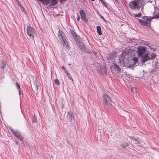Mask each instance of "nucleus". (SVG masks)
Wrapping results in <instances>:
<instances>
[{"label":"nucleus","instance_id":"nucleus-28","mask_svg":"<svg viewBox=\"0 0 159 159\" xmlns=\"http://www.w3.org/2000/svg\"><path fill=\"white\" fill-rule=\"evenodd\" d=\"M50 0H43V2L47 5H48L49 3Z\"/></svg>","mask_w":159,"mask_h":159},{"label":"nucleus","instance_id":"nucleus-8","mask_svg":"<svg viewBox=\"0 0 159 159\" xmlns=\"http://www.w3.org/2000/svg\"><path fill=\"white\" fill-rule=\"evenodd\" d=\"M137 50L138 51V55L139 57H141L143 54L146 53L145 48L142 46L138 48Z\"/></svg>","mask_w":159,"mask_h":159},{"label":"nucleus","instance_id":"nucleus-6","mask_svg":"<svg viewBox=\"0 0 159 159\" xmlns=\"http://www.w3.org/2000/svg\"><path fill=\"white\" fill-rule=\"evenodd\" d=\"M27 32L30 37L34 38L35 34V31L30 25H28L27 27Z\"/></svg>","mask_w":159,"mask_h":159},{"label":"nucleus","instance_id":"nucleus-36","mask_svg":"<svg viewBox=\"0 0 159 159\" xmlns=\"http://www.w3.org/2000/svg\"><path fill=\"white\" fill-rule=\"evenodd\" d=\"M20 8L21 10V11H23L24 10V7H23L21 6V5H20Z\"/></svg>","mask_w":159,"mask_h":159},{"label":"nucleus","instance_id":"nucleus-9","mask_svg":"<svg viewBox=\"0 0 159 159\" xmlns=\"http://www.w3.org/2000/svg\"><path fill=\"white\" fill-rule=\"evenodd\" d=\"M70 33L72 35L75 41H77L80 40V37L78 35H77L76 33L73 30H70Z\"/></svg>","mask_w":159,"mask_h":159},{"label":"nucleus","instance_id":"nucleus-38","mask_svg":"<svg viewBox=\"0 0 159 159\" xmlns=\"http://www.w3.org/2000/svg\"><path fill=\"white\" fill-rule=\"evenodd\" d=\"M103 72L106 74L107 72V70L105 68L103 69Z\"/></svg>","mask_w":159,"mask_h":159},{"label":"nucleus","instance_id":"nucleus-16","mask_svg":"<svg viewBox=\"0 0 159 159\" xmlns=\"http://www.w3.org/2000/svg\"><path fill=\"white\" fill-rule=\"evenodd\" d=\"M15 135L16 137L20 140L22 141L23 140V138L21 135L20 133L18 131H17L16 132H15Z\"/></svg>","mask_w":159,"mask_h":159},{"label":"nucleus","instance_id":"nucleus-32","mask_svg":"<svg viewBox=\"0 0 159 159\" xmlns=\"http://www.w3.org/2000/svg\"><path fill=\"white\" fill-rule=\"evenodd\" d=\"M34 91H37L38 89V86L37 85H35L34 87Z\"/></svg>","mask_w":159,"mask_h":159},{"label":"nucleus","instance_id":"nucleus-14","mask_svg":"<svg viewBox=\"0 0 159 159\" xmlns=\"http://www.w3.org/2000/svg\"><path fill=\"white\" fill-rule=\"evenodd\" d=\"M141 25L143 26H146L148 25V24L149 25H150V23L146 22V21L142 20L141 19H138Z\"/></svg>","mask_w":159,"mask_h":159},{"label":"nucleus","instance_id":"nucleus-22","mask_svg":"<svg viewBox=\"0 0 159 159\" xmlns=\"http://www.w3.org/2000/svg\"><path fill=\"white\" fill-rule=\"evenodd\" d=\"M65 73L66 74L67 76L71 80L73 81V79L71 77L69 73H68V71H66Z\"/></svg>","mask_w":159,"mask_h":159},{"label":"nucleus","instance_id":"nucleus-11","mask_svg":"<svg viewBox=\"0 0 159 159\" xmlns=\"http://www.w3.org/2000/svg\"><path fill=\"white\" fill-rule=\"evenodd\" d=\"M80 14L82 20H84L85 22H87L88 20L86 18V14L84 11L83 10H81L80 11Z\"/></svg>","mask_w":159,"mask_h":159},{"label":"nucleus","instance_id":"nucleus-46","mask_svg":"<svg viewBox=\"0 0 159 159\" xmlns=\"http://www.w3.org/2000/svg\"><path fill=\"white\" fill-rule=\"evenodd\" d=\"M91 0L92 1H95V0Z\"/></svg>","mask_w":159,"mask_h":159},{"label":"nucleus","instance_id":"nucleus-15","mask_svg":"<svg viewBox=\"0 0 159 159\" xmlns=\"http://www.w3.org/2000/svg\"><path fill=\"white\" fill-rule=\"evenodd\" d=\"M113 69L116 71L117 73H119L121 69L119 66L116 63H113Z\"/></svg>","mask_w":159,"mask_h":159},{"label":"nucleus","instance_id":"nucleus-42","mask_svg":"<svg viewBox=\"0 0 159 159\" xmlns=\"http://www.w3.org/2000/svg\"><path fill=\"white\" fill-rule=\"evenodd\" d=\"M19 94L20 95H21V92L20 91V90H19Z\"/></svg>","mask_w":159,"mask_h":159},{"label":"nucleus","instance_id":"nucleus-39","mask_svg":"<svg viewBox=\"0 0 159 159\" xmlns=\"http://www.w3.org/2000/svg\"><path fill=\"white\" fill-rule=\"evenodd\" d=\"M61 68L62 69L64 70L65 73H66V71H67L66 69L65 68V67L64 66H62Z\"/></svg>","mask_w":159,"mask_h":159},{"label":"nucleus","instance_id":"nucleus-43","mask_svg":"<svg viewBox=\"0 0 159 159\" xmlns=\"http://www.w3.org/2000/svg\"><path fill=\"white\" fill-rule=\"evenodd\" d=\"M20 2L19 1V2L18 3V5L20 6Z\"/></svg>","mask_w":159,"mask_h":159},{"label":"nucleus","instance_id":"nucleus-20","mask_svg":"<svg viewBox=\"0 0 159 159\" xmlns=\"http://www.w3.org/2000/svg\"><path fill=\"white\" fill-rule=\"evenodd\" d=\"M96 29L98 34L100 35H101L102 33L100 27L99 26H97Z\"/></svg>","mask_w":159,"mask_h":159},{"label":"nucleus","instance_id":"nucleus-2","mask_svg":"<svg viewBox=\"0 0 159 159\" xmlns=\"http://www.w3.org/2000/svg\"><path fill=\"white\" fill-rule=\"evenodd\" d=\"M134 54V50L129 49L125 50L123 53V55L124 56V57L119 59V63L120 65L121 63H123V62L124 63L125 61L126 62V60H125V59H127V61L129 60V58L133 57Z\"/></svg>","mask_w":159,"mask_h":159},{"label":"nucleus","instance_id":"nucleus-37","mask_svg":"<svg viewBox=\"0 0 159 159\" xmlns=\"http://www.w3.org/2000/svg\"><path fill=\"white\" fill-rule=\"evenodd\" d=\"M11 130L13 133L14 134H15V132H16L17 131H15L12 129H10Z\"/></svg>","mask_w":159,"mask_h":159},{"label":"nucleus","instance_id":"nucleus-25","mask_svg":"<svg viewBox=\"0 0 159 159\" xmlns=\"http://www.w3.org/2000/svg\"><path fill=\"white\" fill-rule=\"evenodd\" d=\"M150 60L153 59L156 56V54L153 53L152 52L151 54L150 53Z\"/></svg>","mask_w":159,"mask_h":159},{"label":"nucleus","instance_id":"nucleus-33","mask_svg":"<svg viewBox=\"0 0 159 159\" xmlns=\"http://www.w3.org/2000/svg\"><path fill=\"white\" fill-rule=\"evenodd\" d=\"M149 48H150V49H151V50H152V51H155V48H154L152 47V46H149Z\"/></svg>","mask_w":159,"mask_h":159},{"label":"nucleus","instance_id":"nucleus-17","mask_svg":"<svg viewBox=\"0 0 159 159\" xmlns=\"http://www.w3.org/2000/svg\"><path fill=\"white\" fill-rule=\"evenodd\" d=\"M153 14L154 15L152 16L149 17V18L151 20L155 18L159 19V14L158 12H154V13H153Z\"/></svg>","mask_w":159,"mask_h":159},{"label":"nucleus","instance_id":"nucleus-26","mask_svg":"<svg viewBox=\"0 0 159 159\" xmlns=\"http://www.w3.org/2000/svg\"><path fill=\"white\" fill-rule=\"evenodd\" d=\"M54 82L55 84L58 85H60V83L59 80L57 79H55L54 80Z\"/></svg>","mask_w":159,"mask_h":159},{"label":"nucleus","instance_id":"nucleus-47","mask_svg":"<svg viewBox=\"0 0 159 159\" xmlns=\"http://www.w3.org/2000/svg\"><path fill=\"white\" fill-rule=\"evenodd\" d=\"M125 112L126 113H127V112Z\"/></svg>","mask_w":159,"mask_h":159},{"label":"nucleus","instance_id":"nucleus-24","mask_svg":"<svg viewBox=\"0 0 159 159\" xmlns=\"http://www.w3.org/2000/svg\"><path fill=\"white\" fill-rule=\"evenodd\" d=\"M129 145L127 143H125L121 145V146L124 149L125 148Z\"/></svg>","mask_w":159,"mask_h":159},{"label":"nucleus","instance_id":"nucleus-10","mask_svg":"<svg viewBox=\"0 0 159 159\" xmlns=\"http://www.w3.org/2000/svg\"><path fill=\"white\" fill-rule=\"evenodd\" d=\"M67 117L68 120L70 122L72 121L74 119L73 114L71 111L67 112Z\"/></svg>","mask_w":159,"mask_h":159},{"label":"nucleus","instance_id":"nucleus-34","mask_svg":"<svg viewBox=\"0 0 159 159\" xmlns=\"http://www.w3.org/2000/svg\"><path fill=\"white\" fill-rule=\"evenodd\" d=\"M35 116H34V119H33L32 121L34 122H36L37 121V119L35 118Z\"/></svg>","mask_w":159,"mask_h":159},{"label":"nucleus","instance_id":"nucleus-44","mask_svg":"<svg viewBox=\"0 0 159 159\" xmlns=\"http://www.w3.org/2000/svg\"><path fill=\"white\" fill-rule=\"evenodd\" d=\"M16 1H17V3H18V2H19V0H16Z\"/></svg>","mask_w":159,"mask_h":159},{"label":"nucleus","instance_id":"nucleus-27","mask_svg":"<svg viewBox=\"0 0 159 159\" xmlns=\"http://www.w3.org/2000/svg\"><path fill=\"white\" fill-rule=\"evenodd\" d=\"M131 139L133 141H134V143L135 144H137L139 143L138 140L135 138L132 137Z\"/></svg>","mask_w":159,"mask_h":159},{"label":"nucleus","instance_id":"nucleus-41","mask_svg":"<svg viewBox=\"0 0 159 159\" xmlns=\"http://www.w3.org/2000/svg\"><path fill=\"white\" fill-rule=\"evenodd\" d=\"M101 18L102 20L105 21V18L102 16H101Z\"/></svg>","mask_w":159,"mask_h":159},{"label":"nucleus","instance_id":"nucleus-21","mask_svg":"<svg viewBox=\"0 0 159 159\" xmlns=\"http://www.w3.org/2000/svg\"><path fill=\"white\" fill-rule=\"evenodd\" d=\"M1 67L2 69H4L6 66V63L4 61H2L0 64Z\"/></svg>","mask_w":159,"mask_h":159},{"label":"nucleus","instance_id":"nucleus-40","mask_svg":"<svg viewBox=\"0 0 159 159\" xmlns=\"http://www.w3.org/2000/svg\"><path fill=\"white\" fill-rule=\"evenodd\" d=\"M60 0V2H61V3L62 2H65L66 1V0Z\"/></svg>","mask_w":159,"mask_h":159},{"label":"nucleus","instance_id":"nucleus-30","mask_svg":"<svg viewBox=\"0 0 159 159\" xmlns=\"http://www.w3.org/2000/svg\"><path fill=\"white\" fill-rule=\"evenodd\" d=\"M100 1L103 5L105 7H107V5L105 2L104 1V0H100Z\"/></svg>","mask_w":159,"mask_h":159},{"label":"nucleus","instance_id":"nucleus-3","mask_svg":"<svg viewBox=\"0 0 159 159\" xmlns=\"http://www.w3.org/2000/svg\"><path fill=\"white\" fill-rule=\"evenodd\" d=\"M103 104L104 108L108 109L112 105V102L110 97L106 94H104L102 96Z\"/></svg>","mask_w":159,"mask_h":159},{"label":"nucleus","instance_id":"nucleus-45","mask_svg":"<svg viewBox=\"0 0 159 159\" xmlns=\"http://www.w3.org/2000/svg\"><path fill=\"white\" fill-rule=\"evenodd\" d=\"M114 0L116 2H118V0Z\"/></svg>","mask_w":159,"mask_h":159},{"label":"nucleus","instance_id":"nucleus-4","mask_svg":"<svg viewBox=\"0 0 159 159\" xmlns=\"http://www.w3.org/2000/svg\"><path fill=\"white\" fill-rule=\"evenodd\" d=\"M125 60H126V61H125L124 63L123 62V63H121L120 65L125 67L130 68L132 66L136 65L137 63L138 64H139L138 62L137 58L135 57H134L132 59L130 60H129L127 61V59H125Z\"/></svg>","mask_w":159,"mask_h":159},{"label":"nucleus","instance_id":"nucleus-18","mask_svg":"<svg viewBox=\"0 0 159 159\" xmlns=\"http://www.w3.org/2000/svg\"><path fill=\"white\" fill-rule=\"evenodd\" d=\"M151 20L149 18V17H147L146 16H144L142 20L146 21V22H148L150 23Z\"/></svg>","mask_w":159,"mask_h":159},{"label":"nucleus","instance_id":"nucleus-7","mask_svg":"<svg viewBox=\"0 0 159 159\" xmlns=\"http://www.w3.org/2000/svg\"><path fill=\"white\" fill-rule=\"evenodd\" d=\"M150 53L146 52L143 54L141 57L142 58V62L144 63L150 60Z\"/></svg>","mask_w":159,"mask_h":159},{"label":"nucleus","instance_id":"nucleus-23","mask_svg":"<svg viewBox=\"0 0 159 159\" xmlns=\"http://www.w3.org/2000/svg\"><path fill=\"white\" fill-rule=\"evenodd\" d=\"M137 12H138V14H135V13H133V14L134 16V17H140L141 16V12L139 11V10L138 11H137Z\"/></svg>","mask_w":159,"mask_h":159},{"label":"nucleus","instance_id":"nucleus-35","mask_svg":"<svg viewBox=\"0 0 159 159\" xmlns=\"http://www.w3.org/2000/svg\"><path fill=\"white\" fill-rule=\"evenodd\" d=\"M77 17H76V18H77V21H79V20H80V16L78 15V14L77 13Z\"/></svg>","mask_w":159,"mask_h":159},{"label":"nucleus","instance_id":"nucleus-13","mask_svg":"<svg viewBox=\"0 0 159 159\" xmlns=\"http://www.w3.org/2000/svg\"><path fill=\"white\" fill-rule=\"evenodd\" d=\"M81 40L80 38L79 40L75 42L76 43L77 45L79 48L81 49H83L85 48L84 46L83 43L81 42H80Z\"/></svg>","mask_w":159,"mask_h":159},{"label":"nucleus","instance_id":"nucleus-5","mask_svg":"<svg viewBox=\"0 0 159 159\" xmlns=\"http://www.w3.org/2000/svg\"><path fill=\"white\" fill-rule=\"evenodd\" d=\"M57 36L59 39L62 42L64 46L67 48L68 44L66 39V36L65 34L62 31L59 30L57 33Z\"/></svg>","mask_w":159,"mask_h":159},{"label":"nucleus","instance_id":"nucleus-31","mask_svg":"<svg viewBox=\"0 0 159 159\" xmlns=\"http://www.w3.org/2000/svg\"><path fill=\"white\" fill-rule=\"evenodd\" d=\"M136 89H137V88L136 87H133L131 88V90L132 92H134L135 91V92H136Z\"/></svg>","mask_w":159,"mask_h":159},{"label":"nucleus","instance_id":"nucleus-19","mask_svg":"<svg viewBox=\"0 0 159 159\" xmlns=\"http://www.w3.org/2000/svg\"><path fill=\"white\" fill-rule=\"evenodd\" d=\"M59 0H51V4L52 6H54L57 4Z\"/></svg>","mask_w":159,"mask_h":159},{"label":"nucleus","instance_id":"nucleus-29","mask_svg":"<svg viewBox=\"0 0 159 159\" xmlns=\"http://www.w3.org/2000/svg\"><path fill=\"white\" fill-rule=\"evenodd\" d=\"M16 86L17 88V89H18L19 90H20V85L19 84L18 82H16Z\"/></svg>","mask_w":159,"mask_h":159},{"label":"nucleus","instance_id":"nucleus-12","mask_svg":"<svg viewBox=\"0 0 159 159\" xmlns=\"http://www.w3.org/2000/svg\"><path fill=\"white\" fill-rule=\"evenodd\" d=\"M116 57V55L114 53H112L110 54H108L106 58L108 60L115 59Z\"/></svg>","mask_w":159,"mask_h":159},{"label":"nucleus","instance_id":"nucleus-1","mask_svg":"<svg viewBox=\"0 0 159 159\" xmlns=\"http://www.w3.org/2000/svg\"><path fill=\"white\" fill-rule=\"evenodd\" d=\"M145 2V0H133L129 2V7L133 11H139Z\"/></svg>","mask_w":159,"mask_h":159}]
</instances>
